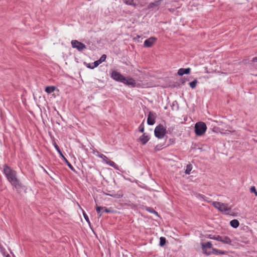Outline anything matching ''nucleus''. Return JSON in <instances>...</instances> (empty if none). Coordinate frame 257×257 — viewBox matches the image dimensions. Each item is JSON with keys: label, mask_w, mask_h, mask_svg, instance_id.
I'll use <instances>...</instances> for the list:
<instances>
[{"label": "nucleus", "mask_w": 257, "mask_h": 257, "mask_svg": "<svg viewBox=\"0 0 257 257\" xmlns=\"http://www.w3.org/2000/svg\"><path fill=\"white\" fill-rule=\"evenodd\" d=\"M3 173L6 176L8 181L15 188L18 192L24 189L25 186L20 182L17 177V172L12 169L6 164L3 165Z\"/></svg>", "instance_id": "obj_1"}, {"label": "nucleus", "mask_w": 257, "mask_h": 257, "mask_svg": "<svg viewBox=\"0 0 257 257\" xmlns=\"http://www.w3.org/2000/svg\"><path fill=\"white\" fill-rule=\"evenodd\" d=\"M207 126L203 122H197L195 125V133L197 136H201L206 132Z\"/></svg>", "instance_id": "obj_2"}, {"label": "nucleus", "mask_w": 257, "mask_h": 257, "mask_svg": "<svg viewBox=\"0 0 257 257\" xmlns=\"http://www.w3.org/2000/svg\"><path fill=\"white\" fill-rule=\"evenodd\" d=\"M167 133H168V132H167L166 128L161 124L157 125L154 130L155 136L158 139L163 138Z\"/></svg>", "instance_id": "obj_3"}, {"label": "nucleus", "mask_w": 257, "mask_h": 257, "mask_svg": "<svg viewBox=\"0 0 257 257\" xmlns=\"http://www.w3.org/2000/svg\"><path fill=\"white\" fill-rule=\"evenodd\" d=\"M212 205L215 208L221 212H225L230 210V208L228 207L227 204L221 202L213 201Z\"/></svg>", "instance_id": "obj_4"}, {"label": "nucleus", "mask_w": 257, "mask_h": 257, "mask_svg": "<svg viewBox=\"0 0 257 257\" xmlns=\"http://www.w3.org/2000/svg\"><path fill=\"white\" fill-rule=\"evenodd\" d=\"M111 77L114 80L120 82H124L123 81L125 80V77L120 74V73L115 71L113 70L111 73Z\"/></svg>", "instance_id": "obj_5"}, {"label": "nucleus", "mask_w": 257, "mask_h": 257, "mask_svg": "<svg viewBox=\"0 0 257 257\" xmlns=\"http://www.w3.org/2000/svg\"><path fill=\"white\" fill-rule=\"evenodd\" d=\"M71 43L72 47L77 49L79 51H81L86 49L85 45L77 40H72Z\"/></svg>", "instance_id": "obj_6"}, {"label": "nucleus", "mask_w": 257, "mask_h": 257, "mask_svg": "<svg viewBox=\"0 0 257 257\" xmlns=\"http://www.w3.org/2000/svg\"><path fill=\"white\" fill-rule=\"evenodd\" d=\"M157 117V114L155 112L150 111L149 113L148 118H147V123L148 125H152L155 123V119Z\"/></svg>", "instance_id": "obj_7"}, {"label": "nucleus", "mask_w": 257, "mask_h": 257, "mask_svg": "<svg viewBox=\"0 0 257 257\" xmlns=\"http://www.w3.org/2000/svg\"><path fill=\"white\" fill-rule=\"evenodd\" d=\"M162 0H155L154 2L151 3L148 6V9H155L156 11L159 10V7L161 5Z\"/></svg>", "instance_id": "obj_8"}, {"label": "nucleus", "mask_w": 257, "mask_h": 257, "mask_svg": "<svg viewBox=\"0 0 257 257\" xmlns=\"http://www.w3.org/2000/svg\"><path fill=\"white\" fill-rule=\"evenodd\" d=\"M156 40V38L153 37H150L145 41L144 46L145 47L147 48L151 47Z\"/></svg>", "instance_id": "obj_9"}, {"label": "nucleus", "mask_w": 257, "mask_h": 257, "mask_svg": "<svg viewBox=\"0 0 257 257\" xmlns=\"http://www.w3.org/2000/svg\"><path fill=\"white\" fill-rule=\"evenodd\" d=\"M150 138L149 135H146V133H144L139 138V141L141 142V143L143 145H145L147 144V143L149 141Z\"/></svg>", "instance_id": "obj_10"}, {"label": "nucleus", "mask_w": 257, "mask_h": 257, "mask_svg": "<svg viewBox=\"0 0 257 257\" xmlns=\"http://www.w3.org/2000/svg\"><path fill=\"white\" fill-rule=\"evenodd\" d=\"M205 253L207 255H209L211 254H215V255H221L225 254L224 251H222L221 250H219L216 248H212V251H207L206 250L205 251Z\"/></svg>", "instance_id": "obj_11"}, {"label": "nucleus", "mask_w": 257, "mask_h": 257, "mask_svg": "<svg viewBox=\"0 0 257 257\" xmlns=\"http://www.w3.org/2000/svg\"><path fill=\"white\" fill-rule=\"evenodd\" d=\"M106 58V55L105 54L102 55L100 59L98 60L95 61L94 62V66H88V68H90L91 69H93L96 67H97L100 63L104 62Z\"/></svg>", "instance_id": "obj_12"}, {"label": "nucleus", "mask_w": 257, "mask_h": 257, "mask_svg": "<svg viewBox=\"0 0 257 257\" xmlns=\"http://www.w3.org/2000/svg\"><path fill=\"white\" fill-rule=\"evenodd\" d=\"M123 81L124 82H122V83L127 85H131L133 87H135L136 84L135 80L131 77H125V80Z\"/></svg>", "instance_id": "obj_13"}, {"label": "nucleus", "mask_w": 257, "mask_h": 257, "mask_svg": "<svg viewBox=\"0 0 257 257\" xmlns=\"http://www.w3.org/2000/svg\"><path fill=\"white\" fill-rule=\"evenodd\" d=\"M191 72V69L190 68H180L178 71V74L180 76H183L184 74H190Z\"/></svg>", "instance_id": "obj_14"}, {"label": "nucleus", "mask_w": 257, "mask_h": 257, "mask_svg": "<svg viewBox=\"0 0 257 257\" xmlns=\"http://www.w3.org/2000/svg\"><path fill=\"white\" fill-rule=\"evenodd\" d=\"M107 195L114 198H120L123 196V193L121 190H119L116 193H112Z\"/></svg>", "instance_id": "obj_15"}, {"label": "nucleus", "mask_w": 257, "mask_h": 257, "mask_svg": "<svg viewBox=\"0 0 257 257\" xmlns=\"http://www.w3.org/2000/svg\"><path fill=\"white\" fill-rule=\"evenodd\" d=\"M106 164L109 165L110 166L113 167L116 170H118L119 167L118 166L115 164L113 161L108 159L107 162H106Z\"/></svg>", "instance_id": "obj_16"}, {"label": "nucleus", "mask_w": 257, "mask_h": 257, "mask_svg": "<svg viewBox=\"0 0 257 257\" xmlns=\"http://www.w3.org/2000/svg\"><path fill=\"white\" fill-rule=\"evenodd\" d=\"M230 225L234 228H236L239 225V222L237 219H233L230 221Z\"/></svg>", "instance_id": "obj_17"}, {"label": "nucleus", "mask_w": 257, "mask_h": 257, "mask_svg": "<svg viewBox=\"0 0 257 257\" xmlns=\"http://www.w3.org/2000/svg\"><path fill=\"white\" fill-rule=\"evenodd\" d=\"M202 248L203 250H204L205 248H211L212 249V243L210 241H208L206 243H202L201 244ZM204 251L205 250H204Z\"/></svg>", "instance_id": "obj_18"}, {"label": "nucleus", "mask_w": 257, "mask_h": 257, "mask_svg": "<svg viewBox=\"0 0 257 257\" xmlns=\"http://www.w3.org/2000/svg\"><path fill=\"white\" fill-rule=\"evenodd\" d=\"M123 3L127 5L132 6L134 7H136L137 6V4L134 3V0H123Z\"/></svg>", "instance_id": "obj_19"}, {"label": "nucleus", "mask_w": 257, "mask_h": 257, "mask_svg": "<svg viewBox=\"0 0 257 257\" xmlns=\"http://www.w3.org/2000/svg\"><path fill=\"white\" fill-rule=\"evenodd\" d=\"M221 242L226 244H230L231 240L229 237L223 236Z\"/></svg>", "instance_id": "obj_20"}, {"label": "nucleus", "mask_w": 257, "mask_h": 257, "mask_svg": "<svg viewBox=\"0 0 257 257\" xmlns=\"http://www.w3.org/2000/svg\"><path fill=\"white\" fill-rule=\"evenodd\" d=\"M55 89V87L53 86H47L45 88V91L48 93H51L54 92Z\"/></svg>", "instance_id": "obj_21"}, {"label": "nucleus", "mask_w": 257, "mask_h": 257, "mask_svg": "<svg viewBox=\"0 0 257 257\" xmlns=\"http://www.w3.org/2000/svg\"><path fill=\"white\" fill-rule=\"evenodd\" d=\"M192 169V165L190 164H188L186 166V169L185 171V174H187V175L190 174Z\"/></svg>", "instance_id": "obj_22"}, {"label": "nucleus", "mask_w": 257, "mask_h": 257, "mask_svg": "<svg viewBox=\"0 0 257 257\" xmlns=\"http://www.w3.org/2000/svg\"><path fill=\"white\" fill-rule=\"evenodd\" d=\"M198 82V81L196 79H195L192 82H190L189 85L192 89H194L196 87Z\"/></svg>", "instance_id": "obj_23"}, {"label": "nucleus", "mask_w": 257, "mask_h": 257, "mask_svg": "<svg viewBox=\"0 0 257 257\" xmlns=\"http://www.w3.org/2000/svg\"><path fill=\"white\" fill-rule=\"evenodd\" d=\"M166 242V239L165 237H161L160 238L159 245L161 246H163Z\"/></svg>", "instance_id": "obj_24"}, {"label": "nucleus", "mask_w": 257, "mask_h": 257, "mask_svg": "<svg viewBox=\"0 0 257 257\" xmlns=\"http://www.w3.org/2000/svg\"><path fill=\"white\" fill-rule=\"evenodd\" d=\"M102 207L98 206L97 205H96L95 209H96L97 214H98L99 217H100L102 215V213H100L101 211L102 210Z\"/></svg>", "instance_id": "obj_25"}, {"label": "nucleus", "mask_w": 257, "mask_h": 257, "mask_svg": "<svg viewBox=\"0 0 257 257\" xmlns=\"http://www.w3.org/2000/svg\"><path fill=\"white\" fill-rule=\"evenodd\" d=\"M172 107V109H174V108L176 110L179 109V104L177 101H174L173 102Z\"/></svg>", "instance_id": "obj_26"}, {"label": "nucleus", "mask_w": 257, "mask_h": 257, "mask_svg": "<svg viewBox=\"0 0 257 257\" xmlns=\"http://www.w3.org/2000/svg\"><path fill=\"white\" fill-rule=\"evenodd\" d=\"M64 161L71 170H74V168L73 166L70 163V162L67 160V159L65 157H64Z\"/></svg>", "instance_id": "obj_27"}, {"label": "nucleus", "mask_w": 257, "mask_h": 257, "mask_svg": "<svg viewBox=\"0 0 257 257\" xmlns=\"http://www.w3.org/2000/svg\"><path fill=\"white\" fill-rule=\"evenodd\" d=\"M144 123V120L142 122V123L140 125L139 127V131L141 133H144V131H145Z\"/></svg>", "instance_id": "obj_28"}, {"label": "nucleus", "mask_w": 257, "mask_h": 257, "mask_svg": "<svg viewBox=\"0 0 257 257\" xmlns=\"http://www.w3.org/2000/svg\"><path fill=\"white\" fill-rule=\"evenodd\" d=\"M146 210L150 213H154L155 214H157L158 215V212H156L155 210H154L153 208H151V207H147L146 208Z\"/></svg>", "instance_id": "obj_29"}, {"label": "nucleus", "mask_w": 257, "mask_h": 257, "mask_svg": "<svg viewBox=\"0 0 257 257\" xmlns=\"http://www.w3.org/2000/svg\"><path fill=\"white\" fill-rule=\"evenodd\" d=\"M112 211L110 209H108L106 208V207H102V213L105 212V213H110Z\"/></svg>", "instance_id": "obj_30"}, {"label": "nucleus", "mask_w": 257, "mask_h": 257, "mask_svg": "<svg viewBox=\"0 0 257 257\" xmlns=\"http://www.w3.org/2000/svg\"><path fill=\"white\" fill-rule=\"evenodd\" d=\"M99 157L102 159L103 161L106 163V162L107 161V160H108V158L105 156V155H104L103 154H100V155H99Z\"/></svg>", "instance_id": "obj_31"}, {"label": "nucleus", "mask_w": 257, "mask_h": 257, "mask_svg": "<svg viewBox=\"0 0 257 257\" xmlns=\"http://www.w3.org/2000/svg\"><path fill=\"white\" fill-rule=\"evenodd\" d=\"M0 251L4 256H5L6 255V249L1 245H0Z\"/></svg>", "instance_id": "obj_32"}, {"label": "nucleus", "mask_w": 257, "mask_h": 257, "mask_svg": "<svg viewBox=\"0 0 257 257\" xmlns=\"http://www.w3.org/2000/svg\"><path fill=\"white\" fill-rule=\"evenodd\" d=\"M83 216L85 219V220L89 223L90 224V221L89 220V217L88 216V215H87V214L84 211H83Z\"/></svg>", "instance_id": "obj_33"}, {"label": "nucleus", "mask_w": 257, "mask_h": 257, "mask_svg": "<svg viewBox=\"0 0 257 257\" xmlns=\"http://www.w3.org/2000/svg\"><path fill=\"white\" fill-rule=\"evenodd\" d=\"M250 191L251 193H254L255 195L257 196V191H256L255 188L254 186H251L250 188Z\"/></svg>", "instance_id": "obj_34"}, {"label": "nucleus", "mask_w": 257, "mask_h": 257, "mask_svg": "<svg viewBox=\"0 0 257 257\" xmlns=\"http://www.w3.org/2000/svg\"><path fill=\"white\" fill-rule=\"evenodd\" d=\"M223 236H220L219 235H215V240L221 241H222Z\"/></svg>", "instance_id": "obj_35"}, {"label": "nucleus", "mask_w": 257, "mask_h": 257, "mask_svg": "<svg viewBox=\"0 0 257 257\" xmlns=\"http://www.w3.org/2000/svg\"><path fill=\"white\" fill-rule=\"evenodd\" d=\"M54 146L55 148V149L57 150L58 153H60L61 150L60 149L59 146L57 145V144L56 143H54Z\"/></svg>", "instance_id": "obj_36"}, {"label": "nucleus", "mask_w": 257, "mask_h": 257, "mask_svg": "<svg viewBox=\"0 0 257 257\" xmlns=\"http://www.w3.org/2000/svg\"><path fill=\"white\" fill-rule=\"evenodd\" d=\"M215 235H216L209 234V235H207V237L210 239L215 240Z\"/></svg>", "instance_id": "obj_37"}, {"label": "nucleus", "mask_w": 257, "mask_h": 257, "mask_svg": "<svg viewBox=\"0 0 257 257\" xmlns=\"http://www.w3.org/2000/svg\"><path fill=\"white\" fill-rule=\"evenodd\" d=\"M251 61L252 62H257V57H253Z\"/></svg>", "instance_id": "obj_38"}, {"label": "nucleus", "mask_w": 257, "mask_h": 257, "mask_svg": "<svg viewBox=\"0 0 257 257\" xmlns=\"http://www.w3.org/2000/svg\"><path fill=\"white\" fill-rule=\"evenodd\" d=\"M198 196H199L200 198H202L203 200H205V198H206V197H205L204 195L199 194H198Z\"/></svg>", "instance_id": "obj_39"}, {"label": "nucleus", "mask_w": 257, "mask_h": 257, "mask_svg": "<svg viewBox=\"0 0 257 257\" xmlns=\"http://www.w3.org/2000/svg\"><path fill=\"white\" fill-rule=\"evenodd\" d=\"M173 130V128H168V129L167 130V132H168V133H167V134H171V131H172Z\"/></svg>", "instance_id": "obj_40"}, {"label": "nucleus", "mask_w": 257, "mask_h": 257, "mask_svg": "<svg viewBox=\"0 0 257 257\" xmlns=\"http://www.w3.org/2000/svg\"><path fill=\"white\" fill-rule=\"evenodd\" d=\"M58 153L59 154V155H60V156H61V157H62V158L64 159V157H64V155H63V154H62V153L61 151H60V153Z\"/></svg>", "instance_id": "obj_41"}, {"label": "nucleus", "mask_w": 257, "mask_h": 257, "mask_svg": "<svg viewBox=\"0 0 257 257\" xmlns=\"http://www.w3.org/2000/svg\"><path fill=\"white\" fill-rule=\"evenodd\" d=\"M58 153L59 154V155H60V156H61V157H62V158L64 159V157H64V155H63V154H62V153L61 151H60V153Z\"/></svg>", "instance_id": "obj_42"}, {"label": "nucleus", "mask_w": 257, "mask_h": 257, "mask_svg": "<svg viewBox=\"0 0 257 257\" xmlns=\"http://www.w3.org/2000/svg\"><path fill=\"white\" fill-rule=\"evenodd\" d=\"M42 168H43V169L44 171V172H45L47 174L49 175V174H48V172H47V171H46V170H45V169L43 167H42Z\"/></svg>", "instance_id": "obj_43"}, {"label": "nucleus", "mask_w": 257, "mask_h": 257, "mask_svg": "<svg viewBox=\"0 0 257 257\" xmlns=\"http://www.w3.org/2000/svg\"><path fill=\"white\" fill-rule=\"evenodd\" d=\"M92 65H90V64H89V66H94V62L92 64Z\"/></svg>", "instance_id": "obj_44"}, {"label": "nucleus", "mask_w": 257, "mask_h": 257, "mask_svg": "<svg viewBox=\"0 0 257 257\" xmlns=\"http://www.w3.org/2000/svg\"><path fill=\"white\" fill-rule=\"evenodd\" d=\"M5 256H6V257H10V255L9 254H7Z\"/></svg>", "instance_id": "obj_45"}, {"label": "nucleus", "mask_w": 257, "mask_h": 257, "mask_svg": "<svg viewBox=\"0 0 257 257\" xmlns=\"http://www.w3.org/2000/svg\"><path fill=\"white\" fill-rule=\"evenodd\" d=\"M11 253L12 254L13 257H16L12 251H11Z\"/></svg>", "instance_id": "obj_46"}, {"label": "nucleus", "mask_w": 257, "mask_h": 257, "mask_svg": "<svg viewBox=\"0 0 257 257\" xmlns=\"http://www.w3.org/2000/svg\"><path fill=\"white\" fill-rule=\"evenodd\" d=\"M185 82V80H182V83H184Z\"/></svg>", "instance_id": "obj_47"}]
</instances>
